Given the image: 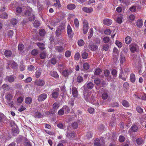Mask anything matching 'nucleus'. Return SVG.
<instances>
[{
    "label": "nucleus",
    "mask_w": 146,
    "mask_h": 146,
    "mask_svg": "<svg viewBox=\"0 0 146 146\" xmlns=\"http://www.w3.org/2000/svg\"><path fill=\"white\" fill-rule=\"evenodd\" d=\"M84 98L87 102H92L95 101L96 99V94L88 90H85L84 92Z\"/></svg>",
    "instance_id": "nucleus-1"
},
{
    "label": "nucleus",
    "mask_w": 146,
    "mask_h": 146,
    "mask_svg": "<svg viewBox=\"0 0 146 146\" xmlns=\"http://www.w3.org/2000/svg\"><path fill=\"white\" fill-rule=\"evenodd\" d=\"M83 32L85 34L87 33L88 29V23L86 20H84L83 22Z\"/></svg>",
    "instance_id": "nucleus-2"
},
{
    "label": "nucleus",
    "mask_w": 146,
    "mask_h": 146,
    "mask_svg": "<svg viewBox=\"0 0 146 146\" xmlns=\"http://www.w3.org/2000/svg\"><path fill=\"white\" fill-rule=\"evenodd\" d=\"M67 137L70 139H72L76 136V134L74 131H68L66 134Z\"/></svg>",
    "instance_id": "nucleus-3"
},
{
    "label": "nucleus",
    "mask_w": 146,
    "mask_h": 146,
    "mask_svg": "<svg viewBox=\"0 0 146 146\" xmlns=\"http://www.w3.org/2000/svg\"><path fill=\"white\" fill-rule=\"evenodd\" d=\"M138 129V127L136 125H133L131 127L130 129L129 130V133L130 135H132L133 132H137Z\"/></svg>",
    "instance_id": "nucleus-4"
},
{
    "label": "nucleus",
    "mask_w": 146,
    "mask_h": 146,
    "mask_svg": "<svg viewBox=\"0 0 146 146\" xmlns=\"http://www.w3.org/2000/svg\"><path fill=\"white\" fill-rule=\"evenodd\" d=\"M59 89L58 88L54 90L52 92V97L54 99L57 98L59 95Z\"/></svg>",
    "instance_id": "nucleus-5"
},
{
    "label": "nucleus",
    "mask_w": 146,
    "mask_h": 146,
    "mask_svg": "<svg viewBox=\"0 0 146 146\" xmlns=\"http://www.w3.org/2000/svg\"><path fill=\"white\" fill-rule=\"evenodd\" d=\"M45 84L44 81L42 79L36 80L35 82V84L39 86H43Z\"/></svg>",
    "instance_id": "nucleus-6"
},
{
    "label": "nucleus",
    "mask_w": 146,
    "mask_h": 146,
    "mask_svg": "<svg viewBox=\"0 0 146 146\" xmlns=\"http://www.w3.org/2000/svg\"><path fill=\"white\" fill-rule=\"evenodd\" d=\"M71 90L73 96L74 97L77 98L78 95L77 89L75 87H72Z\"/></svg>",
    "instance_id": "nucleus-7"
},
{
    "label": "nucleus",
    "mask_w": 146,
    "mask_h": 146,
    "mask_svg": "<svg viewBox=\"0 0 146 146\" xmlns=\"http://www.w3.org/2000/svg\"><path fill=\"white\" fill-rule=\"evenodd\" d=\"M127 74H125V75H124L123 70L122 69H121L120 70V72L119 74V78L122 79L123 81H125L126 78H127Z\"/></svg>",
    "instance_id": "nucleus-8"
},
{
    "label": "nucleus",
    "mask_w": 146,
    "mask_h": 146,
    "mask_svg": "<svg viewBox=\"0 0 146 146\" xmlns=\"http://www.w3.org/2000/svg\"><path fill=\"white\" fill-rule=\"evenodd\" d=\"M0 138L4 142H5L8 140V138L7 137V135L3 132H0Z\"/></svg>",
    "instance_id": "nucleus-9"
},
{
    "label": "nucleus",
    "mask_w": 146,
    "mask_h": 146,
    "mask_svg": "<svg viewBox=\"0 0 146 146\" xmlns=\"http://www.w3.org/2000/svg\"><path fill=\"white\" fill-rule=\"evenodd\" d=\"M99 140L98 138H97L94 140V146H101L102 145L104 144L105 142L104 141Z\"/></svg>",
    "instance_id": "nucleus-10"
},
{
    "label": "nucleus",
    "mask_w": 146,
    "mask_h": 146,
    "mask_svg": "<svg viewBox=\"0 0 146 146\" xmlns=\"http://www.w3.org/2000/svg\"><path fill=\"white\" fill-rule=\"evenodd\" d=\"M47 98V94L45 93H43L38 96V100L39 102H42L44 100Z\"/></svg>",
    "instance_id": "nucleus-11"
},
{
    "label": "nucleus",
    "mask_w": 146,
    "mask_h": 146,
    "mask_svg": "<svg viewBox=\"0 0 146 146\" xmlns=\"http://www.w3.org/2000/svg\"><path fill=\"white\" fill-rule=\"evenodd\" d=\"M67 30L68 37L71 38L73 36V33L72 32V28L69 25H68Z\"/></svg>",
    "instance_id": "nucleus-12"
},
{
    "label": "nucleus",
    "mask_w": 146,
    "mask_h": 146,
    "mask_svg": "<svg viewBox=\"0 0 146 146\" xmlns=\"http://www.w3.org/2000/svg\"><path fill=\"white\" fill-rule=\"evenodd\" d=\"M11 64V67L13 69H16L17 68L18 66L17 63L13 60H10L9 62L8 65Z\"/></svg>",
    "instance_id": "nucleus-13"
},
{
    "label": "nucleus",
    "mask_w": 146,
    "mask_h": 146,
    "mask_svg": "<svg viewBox=\"0 0 146 146\" xmlns=\"http://www.w3.org/2000/svg\"><path fill=\"white\" fill-rule=\"evenodd\" d=\"M112 21L109 19H106L103 21V23L104 24L108 26L111 25L112 23Z\"/></svg>",
    "instance_id": "nucleus-14"
},
{
    "label": "nucleus",
    "mask_w": 146,
    "mask_h": 146,
    "mask_svg": "<svg viewBox=\"0 0 146 146\" xmlns=\"http://www.w3.org/2000/svg\"><path fill=\"white\" fill-rule=\"evenodd\" d=\"M88 47L92 51H95L98 48V46L95 44H89Z\"/></svg>",
    "instance_id": "nucleus-15"
},
{
    "label": "nucleus",
    "mask_w": 146,
    "mask_h": 146,
    "mask_svg": "<svg viewBox=\"0 0 146 146\" xmlns=\"http://www.w3.org/2000/svg\"><path fill=\"white\" fill-rule=\"evenodd\" d=\"M50 74L52 76L56 78H58L59 77V76L56 71H51Z\"/></svg>",
    "instance_id": "nucleus-16"
},
{
    "label": "nucleus",
    "mask_w": 146,
    "mask_h": 146,
    "mask_svg": "<svg viewBox=\"0 0 146 146\" xmlns=\"http://www.w3.org/2000/svg\"><path fill=\"white\" fill-rule=\"evenodd\" d=\"M122 105L125 108H128L130 106V104L129 102L126 100H123L121 102Z\"/></svg>",
    "instance_id": "nucleus-17"
},
{
    "label": "nucleus",
    "mask_w": 146,
    "mask_h": 146,
    "mask_svg": "<svg viewBox=\"0 0 146 146\" xmlns=\"http://www.w3.org/2000/svg\"><path fill=\"white\" fill-rule=\"evenodd\" d=\"M76 7V5L74 4L73 3L68 4L66 6L67 8L68 9L70 10H72L75 9Z\"/></svg>",
    "instance_id": "nucleus-18"
},
{
    "label": "nucleus",
    "mask_w": 146,
    "mask_h": 146,
    "mask_svg": "<svg viewBox=\"0 0 146 146\" xmlns=\"http://www.w3.org/2000/svg\"><path fill=\"white\" fill-rule=\"evenodd\" d=\"M108 97V91L106 90L104 91L102 95V99L104 100L107 99Z\"/></svg>",
    "instance_id": "nucleus-19"
},
{
    "label": "nucleus",
    "mask_w": 146,
    "mask_h": 146,
    "mask_svg": "<svg viewBox=\"0 0 146 146\" xmlns=\"http://www.w3.org/2000/svg\"><path fill=\"white\" fill-rule=\"evenodd\" d=\"M82 10L83 11L88 13H91L93 11L92 8L91 7H84L82 8Z\"/></svg>",
    "instance_id": "nucleus-20"
},
{
    "label": "nucleus",
    "mask_w": 146,
    "mask_h": 146,
    "mask_svg": "<svg viewBox=\"0 0 146 146\" xmlns=\"http://www.w3.org/2000/svg\"><path fill=\"white\" fill-rule=\"evenodd\" d=\"M54 1H55L56 2L54 3V5L58 9L60 8L61 6V5L60 4V0H54Z\"/></svg>",
    "instance_id": "nucleus-21"
},
{
    "label": "nucleus",
    "mask_w": 146,
    "mask_h": 146,
    "mask_svg": "<svg viewBox=\"0 0 146 146\" xmlns=\"http://www.w3.org/2000/svg\"><path fill=\"white\" fill-rule=\"evenodd\" d=\"M55 48L56 50L59 52H62L64 50V48L62 46H57Z\"/></svg>",
    "instance_id": "nucleus-22"
},
{
    "label": "nucleus",
    "mask_w": 146,
    "mask_h": 146,
    "mask_svg": "<svg viewBox=\"0 0 146 146\" xmlns=\"http://www.w3.org/2000/svg\"><path fill=\"white\" fill-rule=\"evenodd\" d=\"M138 47V46L136 44L132 45L130 48L131 51L132 53L135 52Z\"/></svg>",
    "instance_id": "nucleus-23"
},
{
    "label": "nucleus",
    "mask_w": 146,
    "mask_h": 146,
    "mask_svg": "<svg viewBox=\"0 0 146 146\" xmlns=\"http://www.w3.org/2000/svg\"><path fill=\"white\" fill-rule=\"evenodd\" d=\"M62 108L66 114L68 113L70 111V109L67 106H64Z\"/></svg>",
    "instance_id": "nucleus-24"
},
{
    "label": "nucleus",
    "mask_w": 146,
    "mask_h": 146,
    "mask_svg": "<svg viewBox=\"0 0 146 146\" xmlns=\"http://www.w3.org/2000/svg\"><path fill=\"white\" fill-rule=\"evenodd\" d=\"M12 54L11 51L9 50H5L4 52V54L5 56L7 58L10 57Z\"/></svg>",
    "instance_id": "nucleus-25"
},
{
    "label": "nucleus",
    "mask_w": 146,
    "mask_h": 146,
    "mask_svg": "<svg viewBox=\"0 0 146 146\" xmlns=\"http://www.w3.org/2000/svg\"><path fill=\"white\" fill-rule=\"evenodd\" d=\"M132 41V38L131 37L127 36L125 38V42L127 44H129Z\"/></svg>",
    "instance_id": "nucleus-26"
},
{
    "label": "nucleus",
    "mask_w": 146,
    "mask_h": 146,
    "mask_svg": "<svg viewBox=\"0 0 146 146\" xmlns=\"http://www.w3.org/2000/svg\"><path fill=\"white\" fill-rule=\"evenodd\" d=\"M130 80L132 83H134L135 81V75L133 73H131L130 74Z\"/></svg>",
    "instance_id": "nucleus-27"
},
{
    "label": "nucleus",
    "mask_w": 146,
    "mask_h": 146,
    "mask_svg": "<svg viewBox=\"0 0 146 146\" xmlns=\"http://www.w3.org/2000/svg\"><path fill=\"white\" fill-rule=\"evenodd\" d=\"M102 72L101 69L99 68H98L95 70L94 74L95 75H99Z\"/></svg>",
    "instance_id": "nucleus-28"
},
{
    "label": "nucleus",
    "mask_w": 146,
    "mask_h": 146,
    "mask_svg": "<svg viewBox=\"0 0 146 146\" xmlns=\"http://www.w3.org/2000/svg\"><path fill=\"white\" fill-rule=\"evenodd\" d=\"M39 56L41 59H44L46 58V53L45 52H41Z\"/></svg>",
    "instance_id": "nucleus-29"
},
{
    "label": "nucleus",
    "mask_w": 146,
    "mask_h": 146,
    "mask_svg": "<svg viewBox=\"0 0 146 146\" xmlns=\"http://www.w3.org/2000/svg\"><path fill=\"white\" fill-rule=\"evenodd\" d=\"M42 70L40 69H38L36 70L35 72V77L36 78H39L41 74Z\"/></svg>",
    "instance_id": "nucleus-30"
},
{
    "label": "nucleus",
    "mask_w": 146,
    "mask_h": 146,
    "mask_svg": "<svg viewBox=\"0 0 146 146\" xmlns=\"http://www.w3.org/2000/svg\"><path fill=\"white\" fill-rule=\"evenodd\" d=\"M25 103L27 104H30L32 102V99L31 98L28 97L25 98Z\"/></svg>",
    "instance_id": "nucleus-31"
},
{
    "label": "nucleus",
    "mask_w": 146,
    "mask_h": 146,
    "mask_svg": "<svg viewBox=\"0 0 146 146\" xmlns=\"http://www.w3.org/2000/svg\"><path fill=\"white\" fill-rule=\"evenodd\" d=\"M78 121H75L73 122L71 124L72 127L74 129H76L78 127Z\"/></svg>",
    "instance_id": "nucleus-32"
},
{
    "label": "nucleus",
    "mask_w": 146,
    "mask_h": 146,
    "mask_svg": "<svg viewBox=\"0 0 146 146\" xmlns=\"http://www.w3.org/2000/svg\"><path fill=\"white\" fill-rule=\"evenodd\" d=\"M10 23L13 25H15L17 23V20L15 18H12L10 21Z\"/></svg>",
    "instance_id": "nucleus-33"
},
{
    "label": "nucleus",
    "mask_w": 146,
    "mask_h": 146,
    "mask_svg": "<svg viewBox=\"0 0 146 146\" xmlns=\"http://www.w3.org/2000/svg\"><path fill=\"white\" fill-rule=\"evenodd\" d=\"M36 44L41 50H44L45 49V48L44 47V44L43 43L38 42Z\"/></svg>",
    "instance_id": "nucleus-34"
},
{
    "label": "nucleus",
    "mask_w": 146,
    "mask_h": 146,
    "mask_svg": "<svg viewBox=\"0 0 146 146\" xmlns=\"http://www.w3.org/2000/svg\"><path fill=\"white\" fill-rule=\"evenodd\" d=\"M61 29L60 28H58L55 32L56 36L58 37L60 36L61 34Z\"/></svg>",
    "instance_id": "nucleus-35"
},
{
    "label": "nucleus",
    "mask_w": 146,
    "mask_h": 146,
    "mask_svg": "<svg viewBox=\"0 0 146 146\" xmlns=\"http://www.w3.org/2000/svg\"><path fill=\"white\" fill-rule=\"evenodd\" d=\"M13 96L11 94H7L5 96V98L8 101H10L13 98Z\"/></svg>",
    "instance_id": "nucleus-36"
},
{
    "label": "nucleus",
    "mask_w": 146,
    "mask_h": 146,
    "mask_svg": "<svg viewBox=\"0 0 146 146\" xmlns=\"http://www.w3.org/2000/svg\"><path fill=\"white\" fill-rule=\"evenodd\" d=\"M137 26L139 27H141L143 25L142 21L141 19H139L137 22Z\"/></svg>",
    "instance_id": "nucleus-37"
},
{
    "label": "nucleus",
    "mask_w": 146,
    "mask_h": 146,
    "mask_svg": "<svg viewBox=\"0 0 146 146\" xmlns=\"http://www.w3.org/2000/svg\"><path fill=\"white\" fill-rule=\"evenodd\" d=\"M84 44V41L82 39L79 40L78 41V45L80 46H83Z\"/></svg>",
    "instance_id": "nucleus-38"
},
{
    "label": "nucleus",
    "mask_w": 146,
    "mask_h": 146,
    "mask_svg": "<svg viewBox=\"0 0 146 146\" xmlns=\"http://www.w3.org/2000/svg\"><path fill=\"white\" fill-rule=\"evenodd\" d=\"M0 17L2 19H6L8 18V15L6 13H3L0 14Z\"/></svg>",
    "instance_id": "nucleus-39"
},
{
    "label": "nucleus",
    "mask_w": 146,
    "mask_h": 146,
    "mask_svg": "<svg viewBox=\"0 0 146 146\" xmlns=\"http://www.w3.org/2000/svg\"><path fill=\"white\" fill-rule=\"evenodd\" d=\"M7 80L9 82L11 83L13 82L14 81V78L12 76H8Z\"/></svg>",
    "instance_id": "nucleus-40"
},
{
    "label": "nucleus",
    "mask_w": 146,
    "mask_h": 146,
    "mask_svg": "<svg viewBox=\"0 0 146 146\" xmlns=\"http://www.w3.org/2000/svg\"><path fill=\"white\" fill-rule=\"evenodd\" d=\"M31 53L33 56H36L38 54V50L37 49H34L31 51Z\"/></svg>",
    "instance_id": "nucleus-41"
},
{
    "label": "nucleus",
    "mask_w": 146,
    "mask_h": 146,
    "mask_svg": "<svg viewBox=\"0 0 146 146\" xmlns=\"http://www.w3.org/2000/svg\"><path fill=\"white\" fill-rule=\"evenodd\" d=\"M83 67L84 69L87 70L89 68L90 65L88 63H85L83 64Z\"/></svg>",
    "instance_id": "nucleus-42"
},
{
    "label": "nucleus",
    "mask_w": 146,
    "mask_h": 146,
    "mask_svg": "<svg viewBox=\"0 0 146 146\" xmlns=\"http://www.w3.org/2000/svg\"><path fill=\"white\" fill-rule=\"evenodd\" d=\"M35 115L36 117L38 118H41L43 117V115H42V113L38 111L36 112Z\"/></svg>",
    "instance_id": "nucleus-43"
},
{
    "label": "nucleus",
    "mask_w": 146,
    "mask_h": 146,
    "mask_svg": "<svg viewBox=\"0 0 146 146\" xmlns=\"http://www.w3.org/2000/svg\"><path fill=\"white\" fill-rule=\"evenodd\" d=\"M94 84L92 82H90L87 84V87L88 88L91 89L94 87Z\"/></svg>",
    "instance_id": "nucleus-44"
},
{
    "label": "nucleus",
    "mask_w": 146,
    "mask_h": 146,
    "mask_svg": "<svg viewBox=\"0 0 146 146\" xmlns=\"http://www.w3.org/2000/svg\"><path fill=\"white\" fill-rule=\"evenodd\" d=\"M35 17L33 13L29 16V21H33L35 19Z\"/></svg>",
    "instance_id": "nucleus-45"
},
{
    "label": "nucleus",
    "mask_w": 146,
    "mask_h": 146,
    "mask_svg": "<svg viewBox=\"0 0 146 146\" xmlns=\"http://www.w3.org/2000/svg\"><path fill=\"white\" fill-rule=\"evenodd\" d=\"M74 23L76 28H78L79 26V21L76 18L74 19Z\"/></svg>",
    "instance_id": "nucleus-46"
},
{
    "label": "nucleus",
    "mask_w": 146,
    "mask_h": 146,
    "mask_svg": "<svg viewBox=\"0 0 146 146\" xmlns=\"http://www.w3.org/2000/svg\"><path fill=\"white\" fill-rule=\"evenodd\" d=\"M20 65L19 67L20 70L21 71H23L25 70L24 65L23 62H20Z\"/></svg>",
    "instance_id": "nucleus-47"
},
{
    "label": "nucleus",
    "mask_w": 146,
    "mask_h": 146,
    "mask_svg": "<svg viewBox=\"0 0 146 146\" xmlns=\"http://www.w3.org/2000/svg\"><path fill=\"white\" fill-rule=\"evenodd\" d=\"M32 14V13H31L30 8H29V9L26 10L25 12V15L28 17Z\"/></svg>",
    "instance_id": "nucleus-48"
},
{
    "label": "nucleus",
    "mask_w": 146,
    "mask_h": 146,
    "mask_svg": "<svg viewBox=\"0 0 146 146\" xmlns=\"http://www.w3.org/2000/svg\"><path fill=\"white\" fill-rule=\"evenodd\" d=\"M88 54L86 52H84L82 54V56L83 59H86L88 58Z\"/></svg>",
    "instance_id": "nucleus-49"
},
{
    "label": "nucleus",
    "mask_w": 146,
    "mask_h": 146,
    "mask_svg": "<svg viewBox=\"0 0 146 146\" xmlns=\"http://www.w3.org/2000/svg\"><path fill=\"white\" fill-rule=\"evenodd\" d=\"M40 25V23L39 21L36 20L33 23V25L35 27H38Z\"/></svg>",
    "instance_id": "nucleus-50"
},
{
    "label": "nucleus",
    "mask_w": 146,
    "mask_h": 146,
    "mask_svg": "<svg viewBox=\"0 0 146 146\" xmlns=\"http://www.w3.org/2000/svg\"><path fill=\"white\" fill-rule=\"evenodd\" d=\"M80 56V54L79 52L75 53L74 55V59L76 60H78Z\"/></svg>",
    "instance_id": "nucleus-51"
},
{
    "label": "nucleus",
    "mask_w": 146,
    "mask_h": 146,
    "mask_svg": "<svg viewBox=\"0 0 146 146\" xmlns=\"http://www.w3.org/2000/svg\"><path fill=\"white\" fill-rule=\"evenodd\" d=\"M77 81L78 83L81 82L83 81V78L82 76H79L77 78Z\"/></svg>",
    "instance_id": "nucleus-52"
},
{
    "label": "nucleus",
    "mask_w": 146,
    "mask_h": 146,
    "mask_svg": "<svg viewBox=\"0 0 146 146\" xmlns=\"http://www.w3.org/2000/svg\"><path fill=\"white\" fill-rule=\"evenodd\" d=\"M115 44L119 48H121L122 47V43L119 41L118 40H116L115 42Z\"/></svg>",
    "instance_id": "nucleus-53"
},
{
    "label": "nucleus",
    "mask_w": 146,
    "mask_h": 146,
    "mask_svg": "<svg viewBox=\"0 0 146 146\" xmlns=\"http://www.w3.org/2000/svg\"><path fill=\"white\" fill-rule=\"evenodd\" d=\"M62 74L63 76L65 77L68 76L69 75V72L67 70H65L63 71Z\"/></svg>",
    "instance_id": "nucleus-54"
},
{
    "label": "nucleus",
    "mask_w": 146,
    "mask_h": 146,
    "mask_svg": "<svg viewBox=\"0 0 146 146\" xmlns=\"http://www.w3.org/2000/svg\"><path fill=\"white\" fill-rule=\"evenodd\" d=\"M71 55V52L70 50L66 51L65 53V55L66 57H70Z\"/></svg>",
    "instance_id": "nucleus-55"
},
{
    "label": "nucleus",
    "mask_w": 146,
    "mask_h": 146,
    "mask_svg": "<svg viewBox=\"0 0 146 146\" xmlns=\"http://www.w3.org/2000/svg\"><path fill=\"white\" fill-rule=\"evenodd\" d=\"M94 83L97 85H98L101 82L100 80L99 79L97 78H95L94 80Z\"/></svg>",
    "instance_id": "nucleus-56"
},
{
    "label": "nucleus",
    "mask_w": 146,
    "mask_h": 146,
    "mask_svg": "<svg viewBox=\"0 0 146 146\" xmlns=\"http://www.w3.org/2000/svg\"><path fill=\"white\" fill-rule=\"evenodd\" d=\"M137 111L140 113H141L143 112L142 108L140 106H138L136 108Z\"/></svg>",
    "instance_id": "nucleus-57"
},
{
    "label": "nucleus",
    "mask_w": 146,
    "mask_h": 146,
    "mask_svg": "<svg viewBox=\"0 0 146 146\" xmlns=\"http://www.w3.org/2000/svg\"><path fill=\"white\" fill-rule=\"evenodd\" d=\"M129 10L132 12H135L136 10V8L135 6H132L129 8Z\"/></svg>",
    "instance_id": "nucleus-58"
},
{
    "label": "nucleus",
    "mask_w": 146,
    "mask_h": 146,
    "mask_svg": "<svg viewBox=\"0 0 146 146\" xmlns=\"http://www.w3.org/2000/svg\"><path fill=\"white\" fill-rule=\"evenodd\" d=\"M119 140L121 142H123L125 140V137L123 135H120L119 138Z\"/></svg>",
    "instance_id": "nucleus-59"
},
{
    "label": "nucleus",
    "mask_w": 146,
    "mask_h": 146,
    "mask_svg": "<svg viewBox=\"0 0 146 146\" xmlns=\"http://www.w3.org/2000/svg\"><path fill=\"white\" fill-rule=\"evenodd\" d=\"M57 126L60 129H63L64 127V125L62 123H59L57 124Z\"/></svg>",
    "instance_id": "nucleus-60"
},
{
    "label": "nucleus",
    "mask_w": 146,
    "mask_h": 146,
    "mask_svg": "<svg viewBox=\"0 0 146 146\" xmlns=\"http://www.w3.org/2000/svg\"><path fill=\"white\" fill-rule=\"evenodd\" d=\"M103 40L104 42L107 43L108 42L110 41V38L108 36L104 37L103 38Z\"/></svg>",
    "instance_id": "nucleus-61"
},
{
    "label": "nucleus",
    "mask_w": 146,
    "mask_h": 146,
    "mask_svg": "<svg viewBox=\"0 0 146 146\" xmlns=\"http://www.w3.org/2000/svg\"><path fill=\"white\" fill-rule=\"evenodd\" d=\"M64 111L62 108H61L58 111V115H62L64 114Z\"/></svg>",
    "instance_id": "nucleus-62"
},
{
    "label": "nucleus",
    "mask_w": 146,
    "mask_h": 146,
    "mask_svg": "<svg viewBox=\"0 0 146 146\" xmlns=\"http://www.w3.org/2000/svg\"><path fill=\"white\" fill-rule=\"evenodd\" d=\"M45 33V30L43 29H41L39 31V34L40 36H43Z\"/></svg>",
    "instance_id": "nucleus-63"
},
{
    "label": "nucleus",
    "mask_w": 146,
    "mask_h": 146,
    "mask_svg": "<svg viewBox=\"0 0 146 146\" xmlns=\"http://www.w3.org/2000/svg\"><path fill=\"white\" fill-rule=\"evenodd\" d=\"M109 48V45L108 44H106L104 45L103 47V49L106 51H107L108 50Z\"/></svg>",
    "instance_id": "nucleus-64"
}]
</instances>
